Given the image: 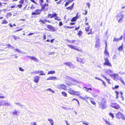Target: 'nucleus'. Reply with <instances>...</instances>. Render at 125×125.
Instances as JSON below:
<instances>
[{
    "mask_svg": "<svg viewBox=\"0 0 125 125\" xmlns=\"http://www.w3.org/2000/svg\"><path fill=\"white\" fill-rule=\"evenodd\" d=\"M98 103L101 108L103 109H105L106 106V102L105 99L104 98H101V97H98Z\"/></svg>",
    "mask_w": 125,
    "mask_h": 125,
    "instance_id": "f257e3e1",
    "label": "nucleus"
},
{
    "mask_svg": "<svg viewBox=\"0 0 125 125\" xmlns=\"http://www.w3.org/2000/svg\"><path fill=\"white\" fill-rule=\"evenodd\" d=\"M115 116L116 118L118 119L121 118L123 120H125V115L121 112H119L116 113Z\"/></svg>",
    "mask_w": 125,
    "mask_h": 125,
    "instance_id": "f03ea898",
    "label": "nucleus"
},
{
    "mask_svg": "<svg viewBox=\"0 0 125 125\" xmlns=\"http://www.w3.org/2000/svg\"><path fill=\"white\" fill-rule=\"evenodd\" d=\"M123 16L124 14L122 12H119L116 17L117 19L118 20V22H120L122 21Z\"/></svg>",
    "mask_w": 125,
    "mask_h": 125,
    "instance_id": "7ed1b4c3",
    "label": "nucleus"
},
{
    "mask_svg": "<svg viewBox=\"0 0 125 125\" xmlns=\"http://www.w3.org/2000/svg\"><path fill=\"white\" fill-rule=\"evenodd\" d=\"M104 71L106 73L109 75L110 76L112 75V73H113V71L109 69H105L104 70Z\"/></svg>",
    "mask_w": 125,
    "mask_h": 125,
    "instance_id": "20e7f679",
    "label": "nucleus"
},
{
    "mask_svg": "<svg viewBox=\"0 0 125 125\" xmlns=\"http://www.w3.org/2000/svg\"><path fill=\"white\" fill-rule=\"evenodd\" d=\"M104 59L105 60V62L104 63V65H106L110 67L112 66V65L107 58H104Z\"/></svg>",
    "mask_w": 125,
    "mask_h": 125,
    "instance_id": "39448f33",
    "label": "nucleus"
},
{
    "mask_svg": "<svg viewBox=\"0 0 125 125\" xmlns=\"http://www.w3.org/2000/svg\"><path fill=\"white\" fill-rule=\"evenodd\" d=\"M68 46L69 47L71 48L72 49H74L78 51H81V50H79L77 48V47L75 45L71 44L68 45Z\"/></svg>",
    "mask_w": 125,
    "mask_h": 125,
    "instance_id": "423d86ee",
    "label": "nucleus"
},
{
    "mask_svg": "<svg viewBox=\"0 0 125 125\" xmlns=\"http://www.w3.org/2000/svg\"><path fill=\"white\" fill-rule=\"evenodd\" d=\"M42 11V10L38 9H37L35 11V12H32V15H34L40 14Z\"/></svg>",
    "mask_w": 125,
    "mask_h": 125,
    "instance_id": "0eeeda50",
    "label": "nucleus"
},
{
    "mask_svg": "<svg viewBox=\"0 0 125 125\" xmlns=\"http://www.w3.org/2000/svg\"><path fill=\"white\" fill-rule=\"evenodd\" d=\"M110 106L116 109H118L120 108V106L119 105L115 103H112L110 105Z\"/></svg>",
    "mask_w": 125,
    "mask_h": 125,
    "instance_id": "6e6552de",
    "label": "nucleus"
},
{
    "mask_svg": "<svg viewBox=\"0 0 125 125\" xmlns=\"http://www.w3.org/2000/svg\"><path fill=\"white\" fill-rule=\"evenodd\" d=\"M57 14L56 13L52 12V18H54L55 20H57L58 21H60L61 20L59 18V17L57 16Z\"/></svg>",
    "mask_w": 125,
    "mask_h": 125,
    "instance_id": "1a4fd4ad",
    "label": "nucleus"
},
{
    "mask_svg": "<svg viewBox=\"0 0 125 125\" xmlns=\"http://www.w3.org/2000/svg\"><path fill=\"white\" fill-rule=\"evenodd\" d=\"M111 77H113L114 80L117 81L118 80L119 77H120L119 76L118 74H112Z\"/></svg>",
    "mask_w": 125,
    "mask_h": 125,
    "instance_id": "9d476101",
    "label": "nucleus"
},
{
    "mask_svg": "<svg viewBox=\"0 0 125 125\" xmlns=\"http://www.w3.org/2000/svg\"><path fill=\"white\" fill-rule=\"evenodd\" d=\"M27 56L29 59H30L33 60L37 62H38V60L34 57L31 56Z\"/></svg>",
    "mask_w": 125,
    "mask_h": 125,
    "instance_id": "9b49d317",
    "label": "nucleus"
},
{
    "mask_svg": "<svg viewBox=\"0 0 125 125\" xmlns=\"http://www.w3.org/2000/svg\"><path fill=\"white\" fill-rule=\"evenodd\" d=\"M48 6V4H46L45 3V4H42V10L45 11L47 10V8L45 7H47Z\"/></svg>",
    "mask_w": 125,
    "mask_h": 125,
    "instance_id": "f8f14e48",
    "label": "nucleus"
},
{
    "mask_svg": "<svg viewBox=\"0 0 125 125\" xmlns=\"http://www.w3.org/2000/svg\"><path fill=\"white\" fill-rule=\"evenodd\" d=\"M46 27L49 29H50V30L51 31H55L54 27L52 25H48Z\"/></svg>",
    "mask_w": 125,
    "mask_h": 125,
    "instance_id": "ddd939ff",
    "label": "nucleus"
},
{
    "mask_svg": "<svg viewBox=\"0 0 125 125\" xmlns=\"http://www.w3.org/2000/svg\"><path fill=\"white\" fill-rule=\"evenodd\" d=\"M105 44H106L105 48V51L104 52V54L106 56H108L109 55V54L108 52L107 51V43H106V42H105Z\"/></svg>",
    "mask_w": 125,
    "mask_h": 125,
    "instance_id": "4468645a",
    "label": "nucleus"
},
{
    "mask_svg": "<svg viewBox=\"0 0 125 125\" xmlns=\"http://www.w3.org/2000/svg\"><path fill=\"white\" fill-rule=\"evenodd\" d=\"M83 89L86 92H88L89 93L91 92V93L92 94L91 92V91H92V89L91 88H87L86 87H83Z\"/></svg>",
    "mask_w": 125,
    "mask_h": 125,
    "instance_id": "2eb2a0df",
    "label": "nucleus"
},
{
    "mask_svg": "<svg viewBox=\"0 0 125 125\" xmlns=\"http://www.w3.org/2000/svg\"><path fill=\"white\" fill-rule=\"evenodd\" d=\"M39 76H36L34 77V81L36 83H38L39 82Z\"/></svg>",
    "mask_w": 125,
    "mask_h": 125,
    "instance_id": "dca6fc26",
    "label": "nucleus"
},
{
    "mask_svg": "<svg viewBox=\"0 0 125 125\" xmlns=\"http://www.w3.org/2000/svg\"><path fill=\"white\" fill-rule=\"evenodd\" d=\"M77 61L78 62H80L82 63H84V61L83 60V58H77Z\"/></svg>",
    "mask_w": 125,
    "mask_h": 125,
    "instance_id": "f3484780",
    "label": "nucleus"
},
{
    "mask_svg": "<svg viewBox=\"0 0 125 125\" xmlns=\"http://www.w3.org/2000/svg\"><path fill=\"white\" fill-rule=\"evenodd\" d=\"M57 80V77L54 76L50 77L47 79V80Z\"/></svg>",
    "mask_w": 125,
    "mask_h": 125,
    "instance_id": "a211bd4d",
    "label": "nucleus"
},
{
    "mask_svg": "<svg viewBox=\"0 0 125 125\" xmlns=\"http://www.w3.org/2000/svg\"><path fill=\"white\" fill-rule=\"evenodd\" d=\"M75 67V66L71 62L69 68L71 69H74Z\"/></svg>",
    "mask_w": 125,
    "mask_h": 125,
    "instance_id": "6ab92c4d",
    "label": "nucleus"
},
{
    "mask_svg": "<svg viewBox=\"0 0 125 125\" xmlns=\"http://www.w3.org/2000/svg\"><path fill=\"white\" fill-rule=\"evenodd\" d=\"M100 41L99 40H97L96 41V44L95 45V47L97 48L99 47V46Z\"/></svg>",
    "mask_w": 125,
    "mask_h": 125,
    "instance_id": "aec40b11",
    "label": "nucleus"
},
{
    "mask_svg": "<svg viewBox=\"0 0 125 125\" xmlns=\"http://www.w3.org/2000/svg\"><path fill=\"white\" fill-rule=\"evenodd\" d=\"M104 121L105 122L106 124L108 125H114V124L110 123L109 122L107 121L106 120H104Z\"/></svg>",
    "mask_w": 125,
    "mask_h": 125,
    "instance_id": "412c9836",
    "label": "nucleus"
},
{
    "mask_svg": "<svg viewBox=\"0 0 125 125\" xmlns=\"http://www.w3.org/2000/svg\"><path fill=\"white\" fill-rule=\"evenodd\" d=\"M75 91L74 90H70L68 92L69 93H70L71 94L73 95H74Z\"/></svg>",
    "mask_w": 125,
    "mask_h": 125,
    "instance_id": "4be33fe9",
    "label": "nucleus"
},
{
    "mask_svg": "<svg viewBox=\"0 0 125 125\" xmlns=\"http://www.w3.org/2000/svg\"><path fill=\"white\" fill-rule=\"evenodd\" d=\"M63 77L64 78L70 79V80H71L72 81L73 80V78L68 76L67 75H65V76H63Z\"/></svg>",
    "mask_w": 125,
    "mask_h": 125,
    "instance_id": "5701e85b",
    "label": "nucleus"
},
{
    "mask_svg": "<svg viewBox=\"0 0 125 125\" xmlns=\"http://www.w3.org/2000/svg\"><path fill=\"white\" fill-rule=\"evenodd\" d=\"M118 80H119L125 86V83L124 82L123 80L122 77H119Z\"/></svg>",
    "mask_w": 125,
    "mask_h": 125,
    "instance_id": "b1692460",
    "label": "nucleus"
},
{
    "mask_svg": "<svg viewBox=\"0 0 125 125\" xmlns=\"http://www.w3.org/2000/svg\"><path fill=\"white\" fill-rule=\"evenodd\" d=\"M9 105H10V106H11V105H10V103L9 102H7L6 103L5 102V101L4 102V103L3 104H2V105L4 106L5 105V106H8Z\"/></svg>",
    "mask_w": 125,
    "mask_h": 125,
    "instance_id": "393cba45",
    "label": "nucleus"
},
{
    "mask_svg": "<svg viewBox=\"0 0 125 125\" xmlns=\"http://www.w3.org/2000/svg\"><path fill=\"white\" fill-rule=\"evenodd\" d=\"M71 62V61H69L68 62H64L63 63V64L66 65L67 66L69 67Z\"/></svg>",
    "mask_w": 125,
    "mask_h": 125,
    "instance_id": "a878e982",
    "label": "nucleus"
},
{
    "mask_svg": "<svg viewBox=\"0 0 125 125\" xmlns=\"http://www.w3.org/2000/svg\"><path fill=\"white\" fill-rule=\"evenodd\" d=\"M74 3H73V4L70 7H68L66 8V9L67 10H71L73 8Z\"/></svg>",
    "mask_w": 125,
    "mask_h": 125,
    "instance_id": "bb28decb",
    "label": "nucleus"
},
{
    "mask_svg": "<svg viewBox=\"0 0 125 125\" xmlns=\"http://www.w3.org/2000/svg\"><path fill=\"white\" fill-rule=\"evenodd\" d=\"M123 48V45L122 44L121 46H120L118 48V50L119 51H121L122 50Z\"/></svg>",
    "mask_w": 125,
    "mask_h": 125,
    "instance_id": "cd10ccee",
    "label": "nucleus"
},
{
    "mask_svg": "<svg viewBox=\"0 0 125 125\" xmlns=\"http://www.w3.org/2000/svg\"><path fill=\"white\" fill-rule=\"evenodd\" d=\"M55 73L54 71H51L49 72L48 73V74H53Z\"/></svg>",
    "mask_w": 125,
    "mask_h": 125,
    "instance_id": "c85d7f7f",
    "label": "nucleus"
},
{
    "mask_svg": "<svg viewBox=\"0 0 125 125\" xmlns=\"http://www.w3.org/2000/svg\"><path fill=\"white\" fill-rule=\"evenodd\" d=\"M84 98L85 99V100L87 99L90 100L91 99H92V98L91 97H88V96L87 95H85V97H84Z\"/></svg>",
    "mask_w": 125,
    "mask_h": 125,
    "instance_id": "c756f323",
    "label": "nucleus"
},
{
    "mask_svg": "<svg viewBox=\"0 0 125 125\" xmlns=\"http://www.w3.org/2000/svg\"><path fill=\"white\" fill-rule=\"evenodd\" d=\"M80 94V93L79 92L75 91L74 95H79Z\"/></svg>",
    "mask_w": 125,
    "mask_h": 125,
    "instance_id": "7c9ffc66",
    "label": "nucleus"
},
{
    "mask_svg": "<svg viewBox=\"0 0 125 125\" xmlns=\"http://www.w3.org/2000/svg\"><path fill=\"white\" fill-rule=\"evenodd\" d=\"M75 41L72 40H67V42H68L69 43H74V42Z\"/></svg>",
    "mask_w": 125,
    "mask_h": 125,
    "instance_id": "2f4dec72",
    "label": "nucleus"
},
{
    "mask_svg": "<svg viewBox=\"0 0 125 125\" xmlns=\"http://www.w3.org/2000/svg\"><path fill=\"white\" fill-rule=\"evenodd\" d=\"M78 18V16H76L75 17H73V18L71 20V21H75Z\"/></svg>",
    "mask_w": 125,
    "mask_h": 125,
    "instance_id": "473e14b6",
    "label": "nucleus"
},
{
    "mask_svg": "<svg viewBox=\"0 0 125 125\" xmlns=\"http://www.w3.org/2000/svg\"><path fill=\"white\" fill-rule=\"evenodd\" d=\"M57 87L59 89H62V84H59V85H58L57 86Z\"/></svg>",
    "mask_w": 125,
    "mask_h": 125,
    "instance_id": "72a5a7b5",
    "label": "nucleus"
},
{
    "mask_svg": "<svg viewBox=\"0 0 125 125\" xmlns=\"http://www.w3.org/2000/svg\"><path fill=\"white\" fill-rule=\"evenodd\" d=\"M39 73H40V75H45L42 71L40 70L39 72Z\"/></svg>",
    "mask_w": 125,
    "mask_h": 125,
    "instance_id": "f704fd0d",
    "label": "nucleus"
},
{
    "mask_svg": "<svg viewBox=\"0 0 125 125\" xmlns=\"http://www.w3.org/2000/svg\"><path fill=\"white\" fill-rule=\"evenodd\" d=\"M15 104H16L18 105L19 106L21 107V108L22 107H21V106H23L21 104H20V103H15Z\"/></svg>",
    "mask_w": 125,
    "mask_h": 125,
    "instance_id": "c9c22d12",
    "label": "nucleus"
},
{
    "mask_svg": "<svg viewBox=\"0 0 125 125\" xmlns=\"http://www.w3.org/2000/svg\"><path fill=\"white\" fill-rule=\"evenodd\" d=\"M19 111H13L12 113V114L13 115H17V113H18Z\"/></svg>",
    "mask_w": 125,
    "mask_h": 125,
    "instance_id": "e433bc0d",
    "label": "nucleus"
},
{
    "mask_svg": "<svg viewBox=\"0 0 125 125\" xmlns=\"http://www.w3.org/2000/svg\"><path fill=\"white\" fill-rule=\"evenodd\" d=\"M92 99H90V101L91 103L95 105L96 104V103L95 101L93 100Z\"/></svg>",
    "mask_w": 125,
    "mask_h": 125,
    "instance_id": "4c0bfd02",
    "label": "nucleus"
},
{
    "mask_svg": "<svg viewBox=\"0 0 125 125\" xmlns=\"http://www.w3.org/2000/svg\"><path fill=\"white\" fill-rule=\"evenodd\" d=\"M109 115L113 119L114 118V116L113 114L111 113H110Z\"/></svg>",
    "mask_w": 125,
    "mask_h": 125,
    "instance_id": "58836bf2",
    "label": "nucleus"
},
{
    "mask_svg": "<svg viewBox=\"0 0 125 125\" xmlns=\"http://www.w3.org/2000/svg\"><path fill=\"white\" fill-rule=\"evenodd\" d=\"M14 51L17 52L18 53L21 52L20 51V50L18 49H15V50Z\"/></svg>",
    "mask_w": 125,
    "mask_h": 125,
    "instance_id": "ea45409f",
    "label": "nucleus"
},
{
    "mask_svg": "<svg viewBox=\"0 0 125 125\" xmlns=\"http://www.w3.org/2000/svg\"><path fill=\"white\" fill-rule=\"evenodd\" d=\"M12 36L13 37L15 40L20 39L19 37L16 36L15 35H13Z\"/></svg>",
    "mask_w": 125,
    "mask_h": 125,
    "instance_id": "a19ab883",
    "label": "nucleus"
},
{
    "mask_svg": "<svg viewBox=\"0 0 125 125\" xmlns=\"http://www.w3.org/2000/svg\"><path fill=\"white\" fill-rule=\"evenodd\" d=\"M89 29H90L89 27H88L86 28L85 29L86 31L87 32L90 31V30H89Z\"/></svg>",
    "mask_w": 125,
    "mask_h": 125,
    "instance_id": "79ce46f5",
    "label": "nucleus"
},
{
    "mask_svg": "<svg viewBox=\"0 0 125 125\" xmlns=\"http://www.w3.org/2000/svg\"><path fill=\"white\" fill-rule=\"evenodd\" d=\"M24 2V0H21L19 2V3L21 4H22Z\"/></svg>",
    "mask_w": 125,
    "mask_h": 125,
    "instance_id": "37998d69",
    "label": "nucleus"
},
{
    "mask_svg": "<svg viewBox=\"0 0 125 125\" xmlns=\"http://www.w3.org/2000/svg\"><path fill=\"white\" fill-rule=\"evenodd\" d=\"M48 120L50 123L51 124L53 123V121L52 119H48Z\"/></svg>",
    "mask_w": 125,
    "mask_h": 125,
    "instance_id": "c03bdc74",
    "label": "nucleus"
},
{
    "mask_svg": "<svg viewBox=\"0 0 125 125\" xmlns=\"http://www.w3.org/2000/svg\"><path fill=\"white\" fill-rule=\"evenodd\" d=\"M93 96L94 97H96L98 96V95L96 93L93 94Z\"/></svg>",
    "mask_w": 125,
    "mask_h": 125,
    "instance_id": "a18cd8bd",
    "label": "nucleus"
},
{
    "mask_svg": "<svg viewBox=\"0 0 125 125\" xmlns=\"http://www.w3.org/2000/svg\"><path fill=\"white\" fill-rule=\"evenodd\" d=\"M3 21V22H2V24H6L7 23H8V22L7 21H6L5 20H4V21Z\"/></svg>",
    "mask_w": 125,
    "mask_h": 125,
    "instance_id": "49530a36",
    "label": "nucleus"
},
{
    "mask_svg": "<svg viewBox=\"0 0 125 125\" xmlns=\"http://www.w3.org/2000/svg\"><path fill=\"white\" fill-rule=\"evenodd\" d=\"M119 40V39L115 38H114V40L113 41V42H115V41H117Z\"/></svg>",
    "mask_w": 125,
    "mask_h": 125,
    "instance_id": "de8ad7c7",
    "label": "nucleus"
},
{
    "mask_svg": "<svg viewBox=\"0 0 125 125\" xmlns=\"http://www.w3.org/2000/svg\"><path fill=\"white\" fill-rule=\"evenodd\" d=\"M82 34V32L81 31H80L78 33V35L79 36H81Z\"/></svg>",
    "mask_w": 125,
    "mask_h": 125,
    "instance_id": "09e8293b",
    "label": "nucleus"
},
{
    "mask_svg": "<svg viewBox=\"0 0 125 125\" xmlns=\"http://www.w3.org/2000/svg\"><path fill=\"white\" fill-rule=\"evenodd\" d=\"M48 17L50 18H52V14H49L48 15Z\"/></svg>",
    "mask_w": 125,
    "mask_h": 125,
    "instance_id": "8fccbe9b",
    "label": "nucleus"
},
{
    "mask_svg": "<svg viewBox=\"0 0 125 125\" xmlns=\"http://www.w3.org/2000/svg\"><path fill=\"white\" fill-rule=\"evenodd\" d=\"M70 3V1H68L66 2L65 4V6L66 7Z\"/></svg>",
    "mask_w": 125,
    "mask_h": 125,
    "instance_id": "3c124183",
    "label": "nucleus"
},
{
    "mask_svg": "<svg viewBox=\"0 0 125 125\" xmlns=\"http://www.w3.org/2000/svg\"><path fill=\"white\" fill-rule=\"evenodd\" d=\"M46 90L48 91H51L53 93H54V91L52 90L50 88L48 89H47Z\"/></svg>",
    "mask_w": 125,
    "mask_h": 125,
    "instance_id": "603ef678",
    "label": "nucleus"
},
{
    "mask_svg": "<svg viewBox=\"0 0 125 125\" xmlns=\"http://www.w3.org/2000/svg\"><path fill=\"white\" fill-rule=\"evenodd\" d=\"M19 69L20 71H24V70L21 67H20L19 68Z\"/></svg>",
    "mask_w": 125,
    "mask_h": 125,
    "instance_id": "864d4df0",
    "label": "nucleus"
},
{
    "mask_svg": "<svg viewBox=\"0 0 125 125\" xmlns=\"http://www.w3.org/2000/svg\"><path fill=\"white\" fill-rule=\"evenodd\" d=\"M119 87V86L118 85H115L114 88L113 87V89H117Z\"/></svg>",
    "mask_w": 125,
    "mask_h": 125,
    "instance_id": "5fc2aeb1",
    "label": "nucleus"
},
{
    "mask_svg": "<svg viewBox=\"0 0 125 125\" xmlns=\"http://www.w3.org/2000/svg\"><path fill=\"white\" fill-rule=\"evenodd\" d=\"M90 31H90L89 32H88V33H88V34H92L93 33L92 32V29H91L90 30Z\"/></svg>",
    "mask_w": 125,
    "mask_h": 125,
    "instance_id": "6e6d98bb",
    "label": "nucleus"
},
{
    "mask_svg": "<svg viewBox=\"0 0 125 125\" xmlns=\"http://www.w3.org/2000/svg\"><path fill=\"white\" fill-rule=\"evenodd\" d=\"M63 95L65 97H66L67 96V94L65 92H63Z\"/></svg>",
    "mask_w": 125,
    "mask_h": 125,
    "instance_id": "4d7b16f0",
    "label": "nucleus"
},
{
    "mask_svg": "<svg viewBox=\"0 0 125 125\" xmlns=\"http://www.w3.org/2000/svg\"><path fill=\"white\" fill-rule=\"evenodd\" d=\"M39 1L40 2L41 4H43L44 2L43 0H39Z\"/></svg>",
    "mask_w": 125,
    "mask_h": 125,
    "instance_id": "13d9d810",
    "label": "nucleus"
},
{
    "mask_svg": "<svg viewBox=\"0 0 125 125\" xmlns=\"http://www.w3.org/2000/svg\"><path fill=\"white\" fill-rule=\"evenodd\" d=\"M40 21L42 22V23L44 24L45 23V22H44V21H43V20H41V19H40Z\"/></svg>",
    "mask_w": 125,
    "mask_h": 125,
    "instance_id": "bf43d9fd",
    "label": "nucleus"
},
{
    "mask_svg": "<svg viewBox=\"0 0 125 125\" xmlns=\"http://www.w3.org/2000/svg\"><path fill=\"white\" fill-rule=\"evenodd\" d=\"M34 33H30L27 35L28 36H29L33 35Z\"/></svg>",
    "mask_w": 125,
    "mask_h": 125,
    "instance_id": "052dcab7",
    "label": "nucleus"
},
{
    "mask_svg": "<svg viewBox=\"0 0 125 125\" xmlns=\"http://www.w3.org/2000/svg\"><path fill=\"white\" fill-rule=\"evenodd\" d=\"M79 97L81 99H82L85 100V99H84V97H83L82 96H79Z\"/></svg>",
    "mask_w": 125,
    "mask_h": 125,
    "instance_id": "680f3d73",
    "label": "nucleus"
},
{
    "mask_svg": "<svg viewBox=\"0 0 125 125\" xmlns=\"http://www.w3.org/2000/svg\"><path fill=\"white\" fill-rule=\"evenodd\" d=\"M63 89L65 90L66 89V86L65 85L63 84Z\"/></svg>",
    "mask_w": 125,
    "mask_h": 125,
    "instance_id": "e2e57ef3",
    "label": "nucleus"
},
{
    "mask_svg": "<svg viewBox=\"0 0 125 125\" xmlns=\"http://www.w3.org/2000/svg\"><path fill=\"white\" fill-rule=\"evenodd\" d=\"M87 11L86 10H85L84 12H83V14H86L87 13Z\"/></svg>",
    "mask_w": 125,
    "mask_h": 125,
    "instance_id": "0e129e2a",
    "label": "nucleus"
},
{
    "mask_svg": "<svg viewBox=\"0 0 125 125\" xmlns=\"http://www.w3.org/2000/svg\"><path fill=\"white\" fill-rule=\"evenodd\" d=\"M101 76H102L106 80H109L107 78H106L104 75H102V74H101Z\"/></svg>",
    "mask_w": 125,
    "mask_h": 125,
    "instance_id": "69168bd1",
    "label": "nucleus"
},
{
    "mask_svg": "<svg viewBox=\"0 0 125 125\" xmlns=\"http://www.w3.org/2000/svg\"><path fill=\"white\" fill-rule=\"evenodd\" d=\"M22 5L21 4H19L17 5V7L19 8H20L21 7H22Z\"/></svg>",
    "mask_w": 125,
    "mask_h": 125,
    "instance_id": "338daca9",
    "label": "nucleus"
},
{
    "mask_svg": "<svg viewBox=\"0 0 125 125\" xmlns=\"http://www.w3.org/2000/svg\"><path fill=\"white\" fill-rule=\"evenodd\" d=\"M115 92L116 93V97L117 98H118V93L117 92V91H116Z\"/></svg>",
    "mask_w": 125,
    "mask_h": 125,
    "instance_id": "774afa93",
    "label": "nucleus"
}]
</instances>
